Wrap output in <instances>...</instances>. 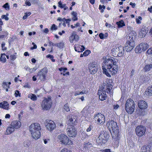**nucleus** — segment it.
Here are the masks:
<instances>
[{
	"mask_svg": "<svg viewBox=\"0 0 152 152\" xmlns=\"http://www.w3.org/2000/svg\"><path fill=\"white\" fill-rule=\"evenodd\" d=\"M94 119L99 124H104L105 121L104 115L100 113H98L95 115Z\"/></svg>",
	"mask_w": 152,
	"mask_h": 152,
	"instance_id": "2eb2a0df",
	"label": "nucleus"
},
{
	"mask_svg": "<svg viewBox=\"0 0 152 152\" xmlns=\"http://www.w3.org/2000/svg\"><path fill=\"white\" fill-rule=\"evenodd\" d=\"M58 137L62 143L64 145H70L72 144L71 141L69 140L68 137L63 134H61Z\"/></svg>",
	"mask_w": 152,
	"mask_h": 152,
	"instance_id": "1a4fd4ad",
	"label": "nucleus"
},
{
	"mask_svg": "<svg viewBox=\"0 0 152 152\" xmlns=\"http://www.w3.org/2000/svg\"><path fill=\"white\" fill-rule=\"evenodd\" d=\"M85 47L83 45H75L74 47V49L76 51L78 52H82L85 50Z\"/></svg>",
	"mask_w": 152,
	"mask_h": 152,
	"instance_id": "aec40b11",
	"label": "nucleus"
},
{
	"mask_svg": "<svg viewBox=\"0 0 152 152\" xmlns=\"http://www.w3.org/2000/svg\"><path fill=\"white\" fill-rule=\"evenodd\" d=\"M71 14L72 15V20L74 21H76L77 20V13L74 11L72 12Z\"/></svg>",
	"mask_w": 152,
	"mask_h": 152,
	"instance_id": "a878e982",
	"label": "nucleus"
},
{
	"mask_svg": "<svg viewBox=\"0 0 152 152\" xmlns=\"http://www.w3.org/2000/svg\"><path fill=\"white\" fill-rule=\"evenodd\" d=\"M5 56V53L1 54L0 58V61L3 63L5 62L6 61Z\"/></svg>",
	"mask_w": 152,
	"mask_h": 152,
	"instance_id": "473e14b6",
	"label": "nucleus"
},
{
	"mask_svg": "<svg viewBox=\"0 0 152 152\" xmlns=\"http://www.w3.org/2000/svg\"><path fill=\"white\" fill-rule=\"evenodd\" d=\"M104 66H102L103 73L108 77H110V74H113L117 73L118 66L117 65V61L113 58H106L104 61Z\"/></svg>",
	"mask_w": 152,
	"mask_h": 152,
	"instance_id": "f257e3e1",
	"label": "nucleus"
},
{
	"mask_svg": "<svg viewBox=\"0 0 152 152\" xmlns=\"http://www.w3.org/2000/svg\"><path fill=\"white\" fill-rule=\"evenodd\" d=\"M3 7L5 8L6 10H9V6L8 3H6L3 6Z\"/></svg>",
	"mask_w": 152,
	"mask_h": 152,
	"instance_id": "79ce46f5",
	"label": "nucleus"
},
{
	"mask_svg": "<svg viewBox=\"0 0 152 152\" xmlns=\"http://www.w3.org/2000/svg\"><path fill=\"white\" fill-rule=\"evenodd\" d=\"M152 68V64L146 65L144 67V71L145 72L148 71Z\"/></svg>",
	"mask_w": 152,
	"mask_h": 152,
	"instance_id": "c756f323",
	"label": "nucleus"
},
{
	"mask_svg": "<svg viewBox=\"0 0 152 152\" xmlns=\"http://www.w3.org/2000/svg\"><path fill=\"white\" fill-rule=\"evenodd\" d=\"M124 49L122 46H119L118 45L114 46L111 50L112 55L114 57H121L124 54Z\"/></svg>",
	"mask_w": 152,
	"mask_h": 152,
	"instance_id": "39448f33",
	"label": "nucleus"
},
{
	"mask_svg": "<svg viewBox=\"0 0 152 152\" xmlns=\"http://www.w3.org/2000/svg\"><path fill=\"white\" fill-rule=\"evenodd\" d=\"M2 86L4 88H5L6 87H8V83L7 82H4L2 84Z\"/></svg>",
	"mask_w": 152,
	"mask_h": 152,
	"instance_id": "a18cd8bd",
	"label": "nucleus"
},
{
	"mask_svg": "<svg viewBox=\"0 0 152 152\" xmlns=\"http://www.w3.org/2000/svg\"><path fill=\"white\" fill-rule=\"evenodd\" d=\"M64 109L67 112H68L70 110V109L69 107L67 104H65L64 105Z\"/></svg>",
	"mask_w": 152,
	"mask_h": 152,
	"instance_id": "58836bf2",
	"label": "nucleus"
},
{
	"mask_svg": "<svg viewBox=\"0 0 152 152\" xmlns=\"http://www.w3.org/2000/svg\"><path fill=\"white\" fill-rule=\"evenodd\" d=\"M88 68L89 72L92 74L96 73L97 71L96 63L94 62L90 63L88 65Z\"/></svg>",
	"mask_w": 152,
	"mask_h": 152,
	"instance_id": "4468645a",
	"label": "nucleus"
},
{
	"mask_svg": "<svg viewBox=\"0 0 152 152\" xmlns=\"http://www.w3.org/2000/svg\"><path fill=\"white\" fill-rule=\"evenodd\" d=\"M16 58V56L15 55H12L10 56V58L12 60H14Z\"/></svg>",
	"mask_w": 152,
	"mask_h": 152,
	"instance_id": "de8ad7c7",
	"label": "nucleus"
},
{
	"mask_svg": "<svg viewBox=\"0 0 152 152\" xmlns=\"http://www.w3.org/2000/svg\"><path fill=\"white\" fill-rule=\"evenodd\" d=\"M129 40L127 42L125 48L127 52L130 51L134 48V40L136 36V34L135 32H131L129 34Z\"/></svg>",
	"mask_w": 152,
	"mask_h": 152,
	"instance_id": "20e7f679",
	"label": "nucleus"
},
{
	"mask_svg": "<svg viewBox=\"0 0 152 152\" xmlns=\"http://www.w3.org/2000/svg\"><path fill=\"white\" fill-rule=\"evenodd\" d=\"M20 94L19 93V91L16 90L15 91V97H17L18 96H20Z\"/></svg>",
	"mask_w": 152,
	"mask_h": 152,
	"instance_id": "37998d69",
	"label": "nucleus"
},
{
	"mask_svg": "<svg viewBox=\"0 0 152 152\" xmlns=\"http://www.w3.org/2000/svg\"><path fill=\"white\" fill-rule=\"evenodd\" d=\"M11 126L7 128L6 133L7 134H9L12 133L14 131V129H18L21 126V124H11Z\"/></svg>",
	"mask_w": 152,
	"mask_h": 152,
	"instance_id": "dca6fc26",
	"label": "nucleus"
},
{
	"mask_svg": "<svg viewBox=\"0 0 152 152\" xmlns=\"http://www.w3.org/2000/svg\"><path fill=\"white\" fill-rule=\"evenodd\" d=\"M112 86L111 84L108 83H105L103 84L102 91H101L98 92V95L99 99L101 100H104L107 97L106 92L110 94L111 90L112 89Z\"/></svg>",
	"mask_w": 152,
	"mask_h": 152,
	"instance_id": "f03ea898",
	"label": "nucleus"
},
{
	"mask_svg": "<svg viewBox=\"0 0 152 152\" xmlns=\"http://www.w3.org/2000/svg\"><path fill=\"white\" fill-rule=\"evenodd\" d=\"M52 102L50 97L45 98L42 102L41 106L43 110H48L51 108Z\"/></svg>",
	"mask_w": 152,
	"mask_h": 152,
	"instance_id": "6e6552de",
	"label": "nucleus"
},
{
	"mask_svg": "<svg viewBox=\"0 0 152 152\" xmlns=\"http://www.w3.org/2000/svg\"><path fill=\"white\" fill-rule=\"evenodd\" d=\"M47 73V69L44 68L38 72V80L41 81H44L46 79V75Z\"/></svg>",
	"mask_w": 152,
	"mask_h": 152,
	"instance_id": "9b49d317",
	"label": "nucleus"
},
{
	"mask_svg": "<svg viewBox=\"0 0 152 152\" xmlns=\"http://www.w3.org/2000/svg\"><path fill=\"white\" fill-rule=\"evenodd\" d=\"M129 4L130 5H131L133 8H135L136 6V4L135 3H132V2H131Z\"/></svg>",
	"mask_w": 152,
	"mask_h": 152,
	"instance_id": "4d7b16f0",
	"label": "nucleus"
},
{
	"mask_svg": "<svg viewBox=\"0 0 152 152\" xmlns=\"http://www.w3.org/2000/svg\"><path fill=\"white\" fill-rule=\"evenodd\" d=\"M147 33V31L145 28H142L139 32V36L141 38L144 37H145Z\"/></svg>",
	"mask_w": 152,
	"mask_h": 152,
	"instance_id": "4be33fe9",
	"label": "nucleus"
},
{
	"mask_svg": "<svg viewBox=\"0 0 152 152\" xmlns=\"http://www.w3.org/2000/svg\"><path fill=\"white\" fill-rule=\"evenodd\" d=\"M45 121V124H55V122L49 119H47Z\"/></svg>",
	"mask_w": 152,
	"mask_h": 152,
	"instance_id": "a19ab883",
	"label": "nucleus"
},
{
	"mask_svg": "<svg viewBox=\"0 0 152 152\" xmlns=\"http://www.w3.org/2000/svg\"><path fill=\"white\" fill-rule=\"evenodd\" d=\"M134 74V70H132L130 73V78H132Z\"/></svg>",
	"mask_w": 152,
	"mask_h": 152,
	"instance_id": "603ef678",
	"label": "nucleus"
},
{
	"mask_svg": "<svg viewBox=\"0 0 152 152\" xmlns=\"http://www.w3.org/2000/svg\"><path fill=\"white\" fill-rule=\"evenodd\" d=\"M25 4H26L27 5H28V6H30L31 5V3L28 1H26L25 2Z\"/></svg>",
	"mask_w": 152,
	"mask_h": 152,
	"instance_id": "e2e57ef3",
	"label": "nucleus"
},
{
	"mask_svg": "<svg viewBox=\"0 0 152 152\" xmlns=\"http://www.w3.org/2000/svg\"><path fill=\"white\" fill-rule=\"evenodd\" d=\"M106 125L110 132H111V131H112L115 135L116 136L117 139H118L119 132L117 124H106Z\"/></svg>",
	"mask_w": 152,
	"mask_h": 152,
	"instance_id": "9d476101",
	"label": "nucleus"
},
{
	"mask_svg": "<svg viewBox=\"0 0 152 152\" xmlns=\"http://www.w3.org/2000/svg\"><path fill=\"white\" fill-rule=\"evenodd\" d=\"M108 36L107 33H105L104 34L100 33L99 35V36L100 38L102 39L106 38Z\"/></svg>",
	"mask_w": 152,
	"mask_h": 152,
	"instance_id": "2f4dec72",
	"label": "nucleus"
},
{
	"mask_svg": "<svg viewBox=\"0 0 152 152\" xmlns=\"http://www.w3.org/2000/svg\"><path fill=\"white\" fill-rule=\"evenodd\" d=\"M62 21L64 22H65L67 23H69V22L71 21V19H66L65 18H63L62 19Z\"/></svg>",
	"mask_w": 152,
	"mask_h": 152,
	"instance_id": "4c0bfd02",
	"label": "nucleus"
},
{
	"mask_svg": "<svg viewBox=\"0 0 152 152\" xmlns=\"http://www.w3.org/2000/svg\"><path fill=\"white\" fill-rule=\"evenodd\" d=\"M149 140V143L147 146V148H149L151 149V151H152V136L150 137Z\"/></svg>",
	"mask_w": 152,
	"mask_h": 152,
	"instance_id": "7c9ffc66",
	"label": "nucleus"
},
{
	"mask_svg": "<svg viewBox=\"0 0 152 152\" xmlns=\"http://www.w3.org/2000/svg\"><path fill=\"white\" fill-rule=\"evenodd\" d=\"M129 145L131 148H133L135 146L134 143V142H131L129 143Z\"/></svg>",
	"mask_w": 152,
	"mask_h": 152,
	"instance_id": "5fc2aeb1",
	"label": "nucleus"
},
{
	"mask_svg": "<svg viewBox=\"0 0 152 152\" xmlns=\"http://www.w3.org/2000/svg\"><path fill=\"white\" fill-rule=\"evenodd\" d=\"M10 115L9 114H6L5 115V118H10Z\"/></svg>",
	"mask_w": 152,
	"mask_h": 152,
	"instance_id": "69168bd1",
	"label": "nucleus"
},
{
	"mask_svg": "<svg viewBox=\"0 0 152 152\" xmlns=\"http://www.w3.org/2000/svg\"><path fill=\"white\" fill-rule=\"evenodd\" d=\"M149 48V45L147 43H141L137 46L135 48L136 53H141L142 51H144Z\"/></svg>",
	"mask_w": 152,
	"mask_h": 152,
	"instance_id": "f8f14e48",
	"label": "nucleus"
},
{
	"mask_svg": "<svg viewBox=\"0 0 152 152\" xmlns=\"http://www.w3.org/2000/svg\"><path fill=\"white\" fill-rule=\"evenodd\" d=\"M105 26L107 27H108L109 28H110L112 27V26L110 24H108L106 23L105 24Z\"/></svg>",
	"mask_w": 152,
	"mask_h": 152,
	"instance_id": "052dcab7",
	"label": "nucleus"
},
{
	"mask_svg": "<svg viewBox=\"0 0 152 152\" xmlns=\"http://www.w3.org/2000/svg\"><path fill=\"white\" fill-rule=\"evenodd\" d=\"M31 14V13L30 12L25 13V15L23 16V19L24 20L25 19L27 18L28 16H29Z\"/></svg>",
	"mask_w": 152,
	"mask_h": 152,
	"instance_id": "e433bc0d",
	"label": "nucleus"
},
{
	"mask_svg": "<svg viewBox=\"0 0 152 152\" xmlns=\"http://www.w3.org/2000/svg\"><path fill=\"white\" fill-rule=\"evenodd\" d=\"M78 36L75 34H73L72 36L70 37V39H72V41H73L75 40L76 41H77L78 39Z\"/></svg>",
	"mask_w": 152,
	"mask_h": 152,
	"instance_id": "c85d7f7f",
	"label": "nucleus"
},
{
	"mask_svg": "<svg viewBox=\"0 0 152 152\" xmlns=\"http://www.w3.org/2000/svg\"><path fill=\"white\" fill-rule=\"evenodd\" d=\"M118 28H121L125 26V24L124 21L123 20H121L119 22L116 23Z\"/></svg>",
	"mask_w": 152,
	"mask_h": 152,
	"instance_id": "cd10ccee",
	"label": "nucleus"
},
{
	"mask_svg": "<svg viewBox=\"0 0 152 152\" xmlns=\"http://www.w3.org/2000/svg\"><path fill=\"white\" fill-rule=\"evenodd\" d=\"M51 30H56L57 29V27H56V25L53 24L50 28Z\"/></svg>",
	"mask_w": 152,
	"mask_h": 152,
	"instance_id": "09e8293b",
	"label": "nucleus"
},
{
	"mask_svg": "<svg viewBox=\"0 0 152 152\" xmlns=\"http://www.w3.org/2000/svg\"><path fill=\"white\" fill-rule=\"evenodd\" d=\"M75 129V127L73 125H72L71 124H69L67 127L68 130H72V129Z\"/></svg>",
	"mask_w": 152,
	"mask_h": 152,
	"instance_id": "ea45409f",
	"label": "nucleus"
},
{
	"mask_svg": "<svg viewBox=\"0 0 152 152\" xmlns=\"http://www.w3.org/2000/svg\"><path fill=\"white\" fill-rule=\"evenodd\" d=\"M5 43L4 42H2V44H1V47H2V49L3 50H6V48L5 47Z\"/></svg>",
	"mask_w": 152,
	"mask_h": 152,
	"instance_id": "3c124183",
	"label": "nucleus"
},
{
	"mask_svg": "<svg viewBox=\"0 0 152 152\" xmlns=\"http://www.w3.org/2000/svg\"><path fill=\"white\" fill-rule=\"evenodd\" d=\"M43 32L45 33H48L49 31V30L48 28H45L44 30H43Z\"/></svg>",
	"mask_w": 152,
	"mask_h": 152,
	"instance_id": "bf43d9fd",
	"label": "nucleus"
},
{
	"mask_svg": "<svg viewBox=\"0 0 152 152\" xmlns=\"http://www.w3.org/2000/svg\"><path fill=\"white\" fill-rule=\"evenodd\" d=\"M28 97L34 101H36L37 99L36 95L34 94H29L28 95Z\"/></svg>",
	"mask_w": 152,
	"mask_h": 152,
	"instance_id": "bb28decb",
	"label": "nucleus"
},
{
	"mask_svg": "<svg viewBox=\"0 0 152 152\" xmlns=\"http://www.w3.org/2000/svg\"><path fill=\"white\" fill-rule=\"evenodd\" d=\"M147 53L150 54L152 53V50L151 48L149 49L147 51Z\"/></svg>",
	"mask_w": 152,
	"mask_h": 152,
	"instance_id": "864d4df0",
	"label": "nucleus"
},
{
	"mask_svg": "<svg viewBox=\"0 0 152 152\" xmlns=\"http://www.w3.org/2000/svg\"><path fill=\"white\" fill-rule=\"evenodd\" d=\"M1 18L2 19H4L6 20H8L9 19V18L5 15H2Z\"/></svg>",
	"mask_w": 152,
	"mask_h": 152,
	"instance_id": "8fccbe9b",
	"label": "nucleus"
},
{
	"mask_svg": "<svg viewBox=\"0 0 152 152\" xmlns=\"http://www.w3.org/2000/svg\"><path fill=\"white\" fill-rule=\"evenodd\" d=\"M145 94L149 96H152V86L147 88L145 91Z\"/></svg>",
	"mask_w": 152,
	"mask_h": 152,
	"instance_id": "5701e85b",
	"label": "nucleus"
},
{
	"mask_svg": "<svg viewBox=\"0 0 152 152\" xmlns=\"http://www.w3.org/2000/svg\"><path fill=\"white\" fill-rule=\"evenodd\" d=\"M119 107V105L118 104L116 105H114L113 106V108L114 109L116 110Z\"/></svg>",
	"mask_w": 152,
	"mask_h": 152,
	"instance_id": "680f3d73",
	"label": "nucleus"
},
{
	"mask_svg": "<svg viewBox=\"0 0 152 152\" xmlns=\"http://www.w3.org/2000/svg\"><path fill=\"white\" fill-rule=\"evenodd\" d=\"M138 106L139 108L141 109H145L148 107L147 102L143 100H141L138 102Z\"/></svg>",
	"mask_w": 152,
	"mask_h": 152,
	"instance_id": "a211bd4d",
	"label": "nucleus"
},
{
	"mask_svg": "<svg viewBox=\"0 0 152 152\" xmlns=\"http://www.w3.org/2000/svg\"><path fill=\"white\" fill-rule=\"evenodd\" d=\"M46 127L50 131H51L56 127V124H47Z\"/></svg>",
	"mask_w": 152,
	"mask_h": 152,
	"instance_id": "b1692460",
	"label": "nucleus"
},
{
	"mask_svg": "<svg viewBox=\"0 0 152 152\" xmlns=\"http://www.w3.org/2000/svg\"><path fill=\"white\" fill-rule=\"evenodd\" d=\"M134 103L131 99H128L125 103V110L129 114H132L134 110Z\"/></svg>",
	"mask_w": 152,
	"mask_h": 152,
	"instance_id": "423d86ee",
	"label": "nucleus"
},
{
	"mask_svg": "<svg viewBox=\"0 0 152 152\" xmlns=\"http://www.w3.org/2000/svg\"><path fill=\"white\" fill-rule=\"evenodd\" d=\"M46 57L48 58H50L51 59L53 58V56L50 54H49L46 56Z\"/></svg>",
	"mask_w": 152,
	"mask_h": 152,
	"instance_id": "13d9d810",
	"label": "nucleus"
},
{
	"mask_svg": "<svg viewBox=\"0 0 152 152\" xmlns=\"http://www.w3.org/2000/svg\"><path fill=\"white\" fill-rule=\"evenodd\" d=\"M61 152H71V151L65 148L62 149Z\"/></svg>",
	"mask_w": 152,
	"mask_h": 152,
	"instance_id": "c03bdc74",
	"label": "nucleus"
},
{
	"mask_svg": "<svg viewBox=\"0 0 152 152\" xmlns=\"http://www.w3.org/2000/svg\"><path fill=\"white\" fill-rule=\"evenodd\" d=\"M77 118L75 116L72 115H70L67 116L68 124H75L77 123L76 121Z\"/></svg>",
	"mask_w": 152,
	"mask_h": 152,
	"instance_id": "f3484780",
	"label": "nucleus"
},
{
	"mask_svg": "<svg viewBox=\"0 0 152 152\" xmlns=\"http://www.w3.org/2000/svg\"><path fill=\"white\" fill-rule=\"evenodd\" d=\"M77 131L75 129H72V130H68L67 133L69 137H75L77 134Z\"/></svg>",
	"mask_w": 152,
	"mask_h": 152,
	"instance_id": "6ab92c4d",
	"label": "nucleus"
},
{
	"mask_svg": "<svg viewBox=\"0 0 152 152\" xmlns=\"http://www.w3.org/2000/svg\"><path fill=\"white\" fill-rule=\"evenodd\" d=\"M0 107L5 110H8L9 108V104L6 101L0 103Z\"/></svg>",
	"mask_w": 152,
	"mask_h": 152,
	"instance_id": "412c9836",
	"label": "nucleus"
},
{
	"mask_svg": "<svg viewBox=\"0 0 152 152\" xmlns=\"http://www.w3.org/2000/svg\"><path fill=\"white\" fill-rule=\"evenodd\" d=\"M5 35H0V39H2L5 37Z\"/></svg>",
	"mask_w": 152,
	"mask_h": 152,
	"instance_id": "338daca9",
	"label": "nucleus"
},
{
	"mask_svg": "<svg viewBox=\"0 0 152 152\" xmlns=\"http://www.w3.org/2000/svg\"><path fill=\"white\" fill-rule=\"evenodd\" d=\"M30 142L29 140H26L23 143V146L26 147H28L30 144Z\"/></svg>",
	"mask_w": 152,
	"mask_h": 152,
	"instance_id": "72a5a7b5",
	"label": "nucleus"
},
{
	"mask_svg": "<svg viewBox=\"0 0 152 152\" xmlns=\"http://www.w3.org/2000/svg\"><path fill=\"white\" fill-rule=\"evenodd\" d=\"M37 69V68L36 67L30 69L29 72H30V73H31L32 72L35 71Z\"/></svg>",
	"mask_w": 152,
	"mask_h": 152,
	"instance_id": "49530a36",
	"label": "nucleus"
},
{
	"mask_svg": "<svg viewBox=\"0 0 152 152\" xmlns=\"http://www.w3.org/2000/svg\"><path fill=\"white\" fill-rule=\"evenodd\" d=\"M32 44L33 45V47H31V49L33 50L34 49H36L37 48V46L35 44V43L34 42H33L32 43Z\"/></svg>",
	"mask_w": 152,
	"mask_h": 152,
	"instance_id": "6e6d98bb",
	"label": "nucleus"
},
{
	"mask_svg": "<svg viewBox=\"0 0 152 152\" xmlns=\"http://www.w3.org/2000/svg\"><path fill=\"white\" fill-rule=\"evenodd\" d=\"M136 134L139 137L143 135L145 131V128L143 126L140 125L137 126L135 129Z\"/></svg>",
	"mask_w": 152,
	"mask_h": 152,
	"instance_id": "ddd939ff",
	"label": "nucleus"
},
{
	"mask_svg": "<svg viewBox=\"0 0 152 152\" xmlns=\"http://www.w3.org/2000/svg\"><path fill=\"white\" fill-rule=\"evenodd\" d=\"M141 152H152V151L149 148H147L146 146H144L141 148Z\"/></svg>",
	"mask_w": 152,
	"mask_h": 152,
	"instance_id": "393cba45",
	"label": "nucleus"
},
{
	"mask_svg": "<svg viewBox=\"0 0 152 152\" xmlns=\"http://www.w3.org/2000/svg\"><path fill=\"white\" fill-rule=\"evenodd\" d=\"M91 51L89 50H86L83 53V55L85 56H88L90 53Z\"/></svg>",
	"mask_w": 152,
	"mask_h": 152,
	"instance_id": "c9c22d12",
	"label": "nucleus"
},
{
	"mask_svg": "<svg viewBox=\"0 0 152 152\" xmlns=\"http://www.w3.org/2000/svg\"><path fill=\"white\" fill-rule=\"evenodd\" d=\"M56 45L57 47L61 49L64 47V43L63 42H61L59 43H57V44H56Z\"/></svg>",
	"mask_w": 152,
	"mask_h": 152,
	"instance_id": "f704fd0d",
	"label": "nucleus"
},
{
	"mask_svg": "<svg viewBox=\"0 0 152 152\" xmlns=\"http://www.w3.org/2000/svg\"><path fill=\"white\" fill-rule=\"evenodd\" d=\"M136 21L137 23L138 24L140 23L141 22L140 20L138 18L136 19Z\"/></svg>",
	"mask_w": 152,
	"mask_h": 152,
	"instance_id": "0e129e2a",
	"label": "nucleus"
},
{
	"mask_svg": "<svg viewBox=\"0 0 152 152\" xmlns=\"http://www.w3.org/2000/svg\"><path fill=\"white\" fill-rule=\"evenodd\" d=\"M31 124L29 126V130L31 132V136L33 138L37 140L40 136V133L39 130L40 129L39 124Z\"/></svg>",
	"mask_w": 152,
	"mask_h": 152,
	"instance_id": "7ed1b4c3",
	"label": "nucleus"
},
{
	"mask_svg": "<svg viewBox=\"0 0 152 152\" xmlns=\"http://www.w3.org/2000/svg\"><path fill=\"white\" fill-rule=\"evenodd\" d=\"M148 10H149L152 13V6H151L150 8H148Z\"/></svg>",
	"mask_w": 152,
	"mask_h": 152,
	"instance_id": "774afa93",
	"label": "nucleus"
},
{
	"mask_svg": "<svg viewBox=\"0 0 152 152\" xmlns=\"http://www.w3.org/2000/svg\"><path fill=\"white\" fill-rule=\"evenodd\" d=\"M110 137L109 134L106 132H102L98 137L97 140V142L101 145L106 143L109 139Z\"/></svg>",
	"mask_w": 152,
	"mask_h": 152,
	"instance_id": "0eeeda50",
	"label": "nucleus"
}]
</instances>
